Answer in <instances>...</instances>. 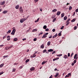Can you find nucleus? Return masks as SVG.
Listing matches in <instances>:
<instances>
[{"instance_id":"2f4dec72","label":"nucleus","mask_w":78,"mask_h":78,"mask_svg":"<svg viewBox=\"0 0 78 78\" xmlns=\"http://www.w3.org/2000/svg\"><path fill=\"white\" fill-rule=\"evenodd\" d=\"M12 47H13V45H12L10 46V47H8V49H9V48H12Z\"/></svg>"},{"instance_id":"4468645a","label":"nucleus","mask_w":78,"mask_h":78,"mask_svg":"<svg viewBox=\"0 0 78 78\" xmlns=\"http://www.w3.org/2000/svg\"><path fill=\"white\" fill-rule=\"evenodd\" d=\"M75 20H76V19L74 18L71 21V22H74Z\"/></svg>"},{"instance_id":"774afa93","label":"nucleus","mask_w":78,"mask_h":78,"mask_svg":"<svg viewBox=\"0 0 78 78\" xmlns=\"http://www.w3.org/2000/svg\"><path fill=\"white\" fill-rule=\"evenodd\" d=\"M20 9H22V7H20Z\"/></svg>"},{"instance_id":"423d86ee","label":"nucleus","mask_w":78,"mask_h":78,"mask_svg":"<svg viewBox=\"0 0 78 78\" xmlns=\"http://www.w3.org/2000/svg\"><path fill=\"white\" fill-rule=\"evenodd\" d=\"M60 14H61V12L60 11H58L56 14V15L57 16H59L60 15Z\"/></svg>"},{"instance_id":"e2e57ef3","label":"nucleus","mask_w":78,"mask_h":78,"mask_svg":"<svg viewBox=\"0 0 78 78\" xmlns=\"http://www.w3.org/2000/svg\"><path fill=\"white\" fill-rule=\"evenodd\" d=\"M74 64H75V63H72L71 64L72 66H74Z\"/></svg>"},{"instance_id":"3c124183","label":"nucleus","mask_w":78,"mask_h":78,"mask_svg":"<svg viewBox=\"0 0 78 78\" xmlns=\"http://www.w3.org/2000/svg\"><path fill=\"white\" fill-rule=\"evenodd\" d=\"M73 52L71 54V58H72V56H73Z\"/></svg>"},{"instance_id":"412c9836","label":"nucleus","mask_w":78,"mask_h":78,"mask_svg":"<svg viewBox=\"0 0 78 78\" xmlns=\"http://www.w3.org/2000/svg\"><path fill=\"white\" fill-rule=\"evenodd\" d=\"M67 19V17L66 16H65L64 18V20H66Z\"/></svg>"},{"instance_id":"49530a36","label":"nucleus","mask_w":78,"mask_h":78,"mask_svg":"<svg viewBox=\"0 0 78 78\" xmlns=\"http://www.w3.org/2000/svg\"><path fill=\"white\" fill-rule=\"evenodd\" d=\"M55 16L54 15V16H53L51 18L52 19H54V18H55Z\"/></svg>"},{"instance_id":"39448f33","label":"nucleus","mask_w":78,"mask_h":78,"mask_svg":"<svg viewBox=\"0 0 78 78\" xmlns=\"http://www.w3.org/2000/svg\"><path fill=\"white\" fill-rule=\"evenodd\" d=\"M36 56V55L35 54V53H34L33 55H31V58H35Z\"/></svg>"},{"instance_id":"393cba45","label":"nucleus","mask_w":78,"mask_h":78,"mask_svg":"<svg viewBox=\"0 0 78 78\" xmlns=\"http://www.w3.org/2000/svg\"><path fill=\"white\" fill-rule=\"evenodd\" d=\"M76 56H77V54H76L74 57V59H76Z\"/></svg>"},{"instance_id":"79ce46f5","label":"nucleus","mask_w":78,"mask_h":78,"mask_svg":"<svg viewBox=\"0 0 78 78\" xmlns=\"http://www.w3.org/2000/svg\"><path fill=\"white\" fill-rule=\"evenodd\" d=\"M3 73H4V72H1L0 73V75H2V74H3Z\"/></svg>"},{"instance_id":"c9c22d12","label":"nucleus","mask_w":78,"mask_h":78,"mask_svg":"<svg viewBox=\"0 0 78 78\" xmlns=\"http://www.w3.org/2000/svg\"><path fill=\"white\" fill-rule=\"evenodd\" d=\"M8 55H6V56H3L4 59H5L6 58H7L8 57Z\"/></svg>"},{"instance_id":"ea45409f","label":"nucleus","mask_w":78,"mask_h":78,"mask_svg":"<svg viewBox=\"0 0 78 78\" xmlns=\"http://www.w3.org/2000/svg\"><path fill=\"white\" fill-rule=\"evenodd\" d=\"M11 34H12V35H14V34H15V33H14V32H12L11 33Z\"/></svg>"},{"instance_id":"5fc2aeb1","label":"nucleus","mask_w":78,"mask_h":78,"mask_svg":"<svg viewBox=\"0 0 78 78\" xmlns=\"http://www.w3.org/2000/svg\"><path fill=\"white\" fill-rule=\"evenodd\" d=\"M23 66H21L20 67V68L21 69H22L23 68Z\"/></svg>"},{"instance_id":"13d9d810","label":"nucleus","mask_w":78,"mask_h":78,"mask_svg":"<svg viewBox=\"0 0 78 78\" xmlns=\"http://www.w3.org/2000/svg\"><path fill=\"white\" fill-rule=\"evenodd\" d=\"M56 51H54L53 52H52V54L53 55V54H55V53Z\"/></svg>"},{"instance_id":"052dcab7","label":"nucleus","mask_w":78,"mask_h":78,"mask_svg":"<svg viewBox=\"0 0 78 78\" xmlns=\"http://www.w3.org/2000/svg\"><path fill=\"white\" fill-rule=\"evenodd\" d=\"M55 60H57V59H59V57H57L55 58Z\"/></svg>"},{"instance_id":"9b49d317","label":"nucleus","mask_w":78,"mask_h":78,"mask_svg":"<svg viewBox=\"0 0 78 78\" xmlns=\"http://www.w3.org/2000/svg\"><path fill=\"white\" fill-rule=\"evenodd\" d=\"M56 11H57V9H54L52 11V12H56Z\"/></svg>"},{"instance_id":"0eeeda50","label":"nucleus","mask_w":78,"mask_h":78,"mask_svg":"<svg viewBox=\"0 0 78 78\" xmlns=\"http://www.w3.org/2000/svg\"><path fill=\"white\" fill-rule=\"evenodd\" d=\"M58 75H59V73H56V75L54 76V77H55V78H56V77H57Z\"/></svg>"},{"instance_id":"f03ea898","label":"nucleus","mask_w":78,"mask_h":78,"mask_svg":"<svg viewBox=\"0 0 78 78\" xmlns=\"http://www.w3.org/2000/svg\"><path fill=\"white\" fill-rule=\"evenodd\" d=\"M26 20H27V19L22 18L20 20V23H23Z\"/></svg>"},{"instance_id":"4d7b16f0","label":"nucleus","mask_w":78,"mask_h":78,"mask_svg":"<svg viewBox=\"0 0 78 78\" xmlns=\"http://www.w3.org/2000/svg\"><path fill=\"white\" fill-rule=\"evenodd\" d=\"M52 37V35H51L49 37V39H51Z\"/></svg>"},{"instance_id":"5701e85b","label":"nucleus","mask_w":78,"mask_h":78,"mask_svg":"<svg viewBox=\"0 0 78 78\" xmlns=\"http://www.w3.org/2000/svg\"><path fill=\"white\" fill-rule=\"evenodd\" d=\"M4 65V63H2L0 65V68H1V67H3Z\"/></svg>"},{"instance_id":"dca6fc26","label":"nucleus","mask_w":78,"mask_h":78,"mask_svg":"<svg viewBox=\"0 0 78 78\" xmlns=\"http://www.w3.org/2000/svg\"><path fill=\"white\" fill-rule=\"evenodd\" d=\"M64 16V13H62L61 14V18L63 17Z\"/></svg>"},{"instance_id":"473e14b6","label":"nucleus","mask_w":78,"mask_h":78,"mask_svg":"<svg viewBox=\"0 0 78 78\" xmlns=\"http://www.w3.org/2000/svg\"><path fill=\"white\" fill-rule=\"evenodd\" d=\"M62 55V54H58V55H57V56H61Z\"/></svg>"},{"instance_id":"bf43d9fd","label":"nucleus","mask_w":78,"mask_h":78,"mask_svg":"<svg viewBox=\"0 0 78 78\" xmlns=\"http://www.w3.org/2000/svg\"><path fill=\"white\" fill-rule=\"evenodd\" d=\"M70 53H68V57H69L70 56Z\"/></svg>"},{"instance_id":"6e6552de","label":"nucleus","mask_w":78,"mask_h":78,"mask_svg":"<svg viewBox=\"0 0 78 78\" xmlns=\"http://www.w3.org/2000/svg\"><path fill=\"white\" fill-rule=\"evenodd\" d=\"M57 36H58V34H56L55 35H54V36L52 37V38H55V37H56Z\"/></svg>"},{"instance_id":"20e7f679","label":"nucleus","mask_w":78,"mask_h":78,"mask_svg":"<svg viewBox=\"0 0 78 78\" xmlns=\"http://www.w3.org/2000/svg\"><path fill=\"white\" fill-rule=\"evenodd\" d=\"M34 69H35L34 67H32L30 69V72H32V71H33V70H34Z\"/></svg>"},{"instance_id":"58836bf2","label":"nucleus","mask_w":78,"mask_h":78,"mask_svg":"<svg viewBox=\"0 0 78 78\" xmlns=\"http://www.w3.org/2000/svg\"><path fill=\"white\" fill-rule=\"evenodd\" d=\"M12 72H15V71H16V69H15L14 68H13L12 69Z\"/></svg>"},{"instance_id":"f3484780","label":"nucleus","mask_w":78,"mask_h":78,"mask_svg":"<svg viewBox=\"0 0 78 78\" xmlns=\"http://www.w3.org/2000/svg\"><path fill=\"white\" fill-rule=\"evenodd\" d=\"M47 28V27L46 25H44L43 27V29L44 30H45V29H46Z\"/></svg>"},{"instance_id":"2eb2a0df","label":"nucleus","mask_w":78,"mask_h":78,"mask_svg":"<svg viewBox=\"0 0 78 78\" xmlns=\"http://www.w3.org/2000/svg\"><path fill=\"white\" fill-rule=\"evenodd\" d=\"M46 62H47V61H43L41 63V64L42 65H44V64H45L46 63Z\"/></svg>"},{"instance_id":"f8f14e48","label":"nucleus","mask_w":78,"mask_h":78,"mask_svg":"<svg viewBox=\"0 0 78 78\" xmlns=\"http://www.w3.org/2000/svg\"><path fill=\"white\" fill-rule=\"evenodd\" d=\"M19 5H17L16 6L15 8L17 9H19Z\"/></svg>"},{"instance_id":"37998d69","label":"nucleus","mask_w":78,"mask_h":78,"mask_svg":"<svg viewBox=\"0 0 78 78\" xmlns=\"http://www.w3.org/2000/svg\"><path fill=\"white\" fill-rule=\"evenodd\" d=\"M68 76H72V75H71V73H68Z\"/></svg>"},{"instance_id":"864d4df0","label":"nucleus","mask_w":78,"mask_h":78,"mask_svg":"<svg viewBox=\"0 0 78 78\" xmlns=\"http://www.w3.org/2000/svg\"><path fill=\"white\" fill-rule=\"evenodd\" d=\"M55 29H54L52 30V31H53V32H55Z\"/></svg>"},{"instance_id":"603ef678","label":"nucleus","mask_w":78,"mask_h":78,"mask_svg":"<svg viewBox=\"0 0 78 78\" xmlns=\"http://www.w3.org/2000/svg\"><path fill=\"white\" fill-rule=\"evenodd\" d=\"M74 64H75V63H76V60H74Z\"/></svg>"},{"instance_id":"8fccbe9b","label":"nucleus","mask_w":78,"mask_h":78,"mask_svg":"<svg viewBox=\"0 0 78 78\" xmlns=\"http://www.w3.org/2000/svg\"><path fill=\"white\" fill-rule=\"evenodd\" d=\"M34 1L35 2V3H36V2H37L39 1V0H34Z\"/></svg>"},{"instance_id":"72a5a7b5","label":"nucleus","mask_w":78,"mask_h":78,"mask_svg":"<svg viewBox=\"0 0 78 78\" xmlns=\"http://www.w3.org/2000/svg\"><path fill=\"white\" fill-rule=\"evenodd\" d=\"M56 18H54L53 20V22H55V21H56Z\"/></svg>"},{"instance_id":"c03bdc74","label":"nucleus","mask_w":78,"mask_h":78,"mask_svg":"<svg viewBox=\"0 0 78 78\" xmlns=\"http://www.w3.org/2000/svg\"><path fill=\"white\" fill-rule=\"evenodd\" d=\"M69 76H68V75H66L65 76V78H67V77H69Z\"/></svg>"},{"instance_id":"de8ad7c7","label":"nucleus","mask_w":78,"mask_h":78,"mask_svg":"<svg viewBox=\"0 0 78 78\" xmlns=\"http://www.w3.org/2000/svg\"><path fill=\"white\" fill-rule=\"evenodd\" d=\"M61 33H59L58 34V35L59 36H61Z\"/></svg>"},{"instance_id":"4c0bfd02","label":"nucleus","mask_w":78,"mask_h":78,"mask_svg":"<svg viewBox=\"0 0 78 78\" xmlns=\"http://www.w3.org/2000/svg\"><path fill=\"white\" fill-rule=\"evenodd\" d=\"M45 31H49V29L48 28H47V29H46Z\"/></svg>"},{"instance_id":"6e6d98bb","label":"nucleus","mask_w":78,"mask_h":78,"mask_svg":"<svg viewBox=\"0 0 78 78\" xmlns=\"http://www.w3.org/2000/svg\"><path fill=\"white\" fill-rule=\"evenodd\" d=\"M67 23L66 24V26H67V25H69V23H70V22H69L68 23Z\"/></svg>"},{"instance_id":"a211bd4d","label":"nucleus","mask_w":78,"mask_h":78,"mask_svg":"<svg viewBox=\"0 0 78 78\" xmlns=\"http://www.w3.org/2000/svg\"><path fill=\"white\" fill-rule=\"evenodd\" d=\"M64 58L65 59H67V58H68V57H67V55H65L64 56Z\"/></svg>"},{"instance_id":"aec40b11","label":"nucleus","mask_w":78,"mask_h":78,"mask_svg":"<svg viewBox=\"0 0 78 78\" xmlns=\"http://www.w3.org/2000/svg\"><path fill=\"white\" fill-rule=\"evenodd\" d=\"M39 19H40V18H38L37 19V20L35 21V23H36V22H38V21H39Z\"/></svg>"},{"instance_id":"1a4fd4ad","label":"nucleus","mask_w":78,"mask_h":78,"mask_svg":"<svg viewBox=\"0 0 78 78\" xmlns=\"http://www.w3.org/2000/svg\"><path fill=\"white\" fill-rule=\"evenodd\" d=\"M7 41H10V39H11V38H10V36H8L7 37Z\"/></svg>"},{"instance_id":"a878e982","label":"nucleus","mask_w":78,"mask_h":78,"mask_svg":"<svg viewBox=\"0 0 78 78\" xmlns=\"http://www.w3.org/2000/svg\"><path fill=\"white\" fill-rule=\"evenodd\" d=\"M37 29H34L33 31H32V32H36V31H37Z\"/></svg>"},{"instance_id":"bb28decb","label":"nucleus","mask_w":78,"mask_h":78,"mask_svg":"<svg viewBox=\"0 0 78 78\" xmlns=\"http://www.w3.org/2000/svg\"><path fill=\"white\" fill-rule=\"evenodd\" d=\"M16 30L15 29H13L12 31V32H13L14 33H16Z\"/></svg>"},{"instance_id":"7ed1b4c3","label":"nucleus","mask_w":78,"mask_h":78,"mask_svg":"<svg viewBox=\"0 0 78 78\" xmlns=\"http://www.w3.org/2000/svg\"><path fill=\"white\" fill-rule=\"evenodd\" d=\"M5 3V1H4L3 2H0V5H4Z\"/></svg>"},{"instance_id":"cd10ccee","label":"nucleus","mask_w":78,"mask_h":78,"mask_svg":"<svg viewBox=\"0 0 78 78\" xmlns=\"http://www.w3.org/2000/svg\"><path fill=\"white\" fill-rule=\"evenodd\" d=\"M72 9V6H70L69 8V11H70V10H71V9Z\"/></svg>"},{"instance_id":"4be33fe9","label":"nucleus","mask_w":78,"mask_h":78,"mask_svg":"<svg viewBox=\"0 0 78 78\" xmlns=\"http://www.w3.org/2000/svg\"><path fill=\"white\" fill-rule=\"evenodd\" d=\"M30 61V59H27L25 61V62L26 63H27V62H29Z\"/></svg>"},{"instance_id":"a19ab883","label":"nucleus","mask_w":78,"mask_h":78,"mask_svg":"<svg viewBox=\"0 0 78 78\" xmlns=\"http://www.w3.org/2000/svg\"><path fill=\"white\" fill-rule=\"evenodd\" d=\"M70 20V19H69V20H68L66 21V23H68L69 22Z\"/></svg>"},{"instance_id":"f257e3e1","label":"nucleus","mask_w":78,"mask_h":78,"mask_svg":"<svg viewBox=\"0 0 78 78\" xmlns=\"http://www.w3.org/2000/svg\"><path fill=\"white\" fill-rule=\"evenodd\" d=\"M48 33H45L43 35V36L41 37V38H42V39H44V38H46V37H47V35H48Z\"/></svg>"},{"instance_id":"ddd939ff","label":"nucleus","mask_w":78,"mask_h":78,"mask_svg":"<svg viewBox=\"0 0 78 78\" xmlns=\"http://www.w3.org/2000/svg\"><path fill=\"white\" fill-rule=\"evenodd\" d=\"M51 44V42H50V41H48V42L47 45L48 46H49V45H50Z\"/></svg>"},{"instance_id":"0e129e2a","label":"nucleus","mask_w":78,"mask_h":78,"mask_svg":"<svg viewBox=\"0 0 78 78\" xmlns=\"http://www.w3.org/2000/svg\"><path fill=\"white\" fill-rule=\"evenodd\" d=\"M75 12H74L73 13V16H75Z\"/></svg>"},{"instance_id":"338daca9","label":"nucleus","mask_w":78,"mask_h":78,"mask_svg":"<svg viewBox=\"0 0 78 78\" xmlns=\"http://www.w3.org/2000/svg\"><path fill=\"white\" fill-rule=\"evenodd\" d=\"M26 38H24L23 39V41H26Z\"/></svg>"},{"instance_id":"a18cd8bd","label":"nucleus","mask_w":78,"mask_h":78,"mask_svg":"<svg viewBox=\"0 0 78 78\" xmlns=\"http://www.w3.org/2000/svg\"><path fill=\"white\" fill-rule=\"evenodd\" d=\"M37 41V38H34V41Z\"/></svg>"},{"instance_id":"e433bc0d","label":"nucleus","mask_w":78,"mask_h":78,"mask_svg":"<svg viewBox=\"0 0 78 78\" xmlns=\"http://www.w3.org/2000/svg\"><path fill=\"white\" fill-rule=\"evenodd\" d=\"M77 28V27L75 26L74 27V29L75 30H76V29Z\"/></svg>"},{"instance_id":"69168bd1","label":"nucleus","mask_w":78,"mask_h":78,"mask_svg":"<svg viewBox=\"0 0 78 78\" xmlns=\"http://www.w3.org/2000/svg\"><path fill=\"white\" fill-rule=\"evenodd\" d=\"M53 78V75H51V76L49 77V78Z\"/></svg>"},{"instance_id":"c756f323","label":"nucleus","mask_w":78,"mask_h":78,"mask_svg":"<svg viewBox=\"0 0 78 78\" xmlns=\"http://www.w3.org/2000/svg\"><path fill=\"white\" fill-rule=\"evenodd\" d=\"M19 11H20L21 12H23V9H21L20 10V9Z\"/></svg>"},{"instance_id":"9d476101","label":"nucleus","mask_w":78,"mask_h":78,"mask_svg":"<svg viewBox=\"0 0 78 78\" xmlns=\"http://www.w3.org/2000/svg\"><path fill=\"white\" fill-rule=\"evenodd\" d=\"M48 51L49 52H51V51H53V50L52 49H50L48 50Z\"/></svg>"},{"instance_id":"f704fd0d","label":"nucleus","mask_w":78,"mask_h":78,"mask_svg":"<svg viewBox=\"0 0 78 78\" xmlns=\"http://www.w3.org/2000/svg\"><path fill=\"white\" fill-rule=\"evenodd\" d=\"M41 48H44V45H42L41 46Z\"/></svg>"},{"instance_id":"b1692460","label":"nucleus","mask_w":78,"mask_h":78,"mask_svg":"<svg viewBox=\"0 0 78 78\" xmlns=\"http://www.w3.org/2000/svg\"><path fill=\"white\" fill-rule=\"evenodd\" d=\"M11 32V30H9L7 33V34H9Z\"/></svg>"},{"instance_id":"680f3d73","label":"nucleus","mask_w":78,"mask_h":78,"mask_svg":"<svg viewBox=\"0 0 78 78\" xmlns=\"http://www.w3.org/2000/svg\"><path fill=\"white\" fill-rule=\"evenodd\" d=\"M76 12H78V9H77L76 10Z\"/></svg>"},{"instance_id":"7c9ffc66","label":"nucleus","mask_w":78,"mask_h":78,"mask_svg":"<svg viewBox=\"0 0 78 78\" xmlns=\"http://www.w3.org/2000/svg\"><path fill=\"white\" fill-rule=\"evenodd\" d=\"M64 26H62L60 28L61 30H63L64 29Z\"/></svg>"},{"instance_id":"c85d7f7f","label":"nucleus","mask_w":78,"mask_h":78,"mask_svg":"<svg viewBox=\"0 0 78 78\" xmlns=\"http://www.w3.org/2000/svg\"><path fill=\"white\" fill-rule=\"evenodd\" d=\"M17 41V39L16 38H15L14 39V42H16V41Z\"/></svg>"},{"instance_id":"6ab92c4d","label":"nucleus","mask_w":78,"mask_h":78,"mask_svg":"<svg viewBox=\"0 0 78 78\" xmlns=\"http://www.w3.org/2000/svg\"><path fill=\"white\" fill-rule=\"evenodd\" d=\"M8 12V11H5L2 12V13L3 14H6V13H7Z\"/></svg>"},{"instance_id":"09e8293b","label":"nucleus","mask_w":78,"mask_h":78,"mask_svg":"<svg viewBox=\"0 0 78 78\" xmlns=\"http://www.w3.org/2000/svg\"><path fill=\"white\" fill-rule=\"evenodd\" d=\"M46 51H47V50L46 49H45L43 51V53H45V52H46Z\"/></svg>"}]
</instances>
